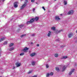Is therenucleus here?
Returning <instances> with one entry per match:
<instances>
[{
	"label": "nucleus",
	"mask_w": 77,
	"mask_h": 77,
	"mask_svg": "<svg viewBox=\"0 0 77 77\" xmlns=\"http://www.w3.org/2000/svg\"><path fill=\"white\" fill-rule=\"evenodd\" d=\"M63 32V30L61 29V30H56V33L57 34H58L59 33H60V32Z\"/></svg>",
	"instance_id": "6"
},
{
	"label": "nucleus",
	"mask_w": 77,
	"mask_h": 77,
	"mask_svg": "<svg viewBox=\"0 0 77 77\" xmlns=\"http://www.w3.org/2000/svg\"><path fill=\"white\" fill-rule=\"evenodd\" d=\"M26 36V35L23 34L21 36V38H23V37H24V36Z\"/></svg>",
	"instance_id": "24"
},
{
	"label": "nucleus",
	"mask_w": 77,
	"mask_h": 77,
	"mask_svg": "<svg viewBox=\"0 0 77 77\" xmlns=\"http://www.w3.org/2000/svg\"><path fill=\"white\" fill-rule=\"evenodd\" d=\"M15 66H13L12 68V69H15Z\"/></svg>",
	"instance_id": "35"
},
{
	"label": "nucleus",
	"mask_w": 77,
	"mask_h": 77,
	"mask_svg": "<svg viewBox=\"0 0 77 77\" xmlns=\"http://www.w3.org/2000/svg\"><path fill=\"white\" fill-rule=\"evenodd\" d=\"M32 36H35V34H32Z\"/></svg>",
	"instance_id": "38"
},
{
	"label": "nucleus",
	"mask_w": 77,
	"mask_h": 77,
	"mask_svg": "<svg viewBox=\"0 0 77 77\" xmlns=\"http://www.w3.org/2000/svg\"><path fill=\"white\" fill-rule=\"evenodd\" d=\"M37 47H39V44H38L36 45Z\"/></svg>",
	"instance_id": "34"
},
{
	"label": "nucleus",
	"mask_w": 77,
	"mask_h": 77,
	"mask_svg": "<svg viewBox=\"0 0 77 77\" xmlns=\"http://www.w3.org/2000/svg\"><path fill=\"white\" fill-rule=\"evenodd\" d=\"M74 13V11L72 10H71L69 11L68 13V14H69V15H72Z\"/></svg>",
	"instance_id": "4"
},
{
	"label": "nucleus",
	"mask_w": 77,
	"mask_h": 77,
	"mask_svg": "<svg viewBox=\"0 0 77 77\" xmlns=\"http://www.w3.org/2000/svg\"><path fill=\"white\" fill-rule=\"evenodd\" d=\"M36 3V4H38V3Z\"/></svg>",
	"instance_id": "44"
},
{
	"label": "nucleus",
	"mask_w": 77,
	"mask_h": 77,
	"mask_svg": "<svg viewBox=\"0 0 77 77\" xmlns=\"http://www.w3.org/2000/svg\"><path fill=\"white\" fill-rule=\"evenodd\" d=\"M26 2H27V0H25Z\"/></svg>",
	"instance_id": "40"
},
{
	"label": "nucleus",
	"mask_w": 77,
	"mask_h": 77,
	"mask_svg": "<svg viewBox=\"0 0 77 77\" xmlns=\"http://www.w3.org/2000/svg\"><path fill=\"white\" fill-rule=\"evenodd\" d=\"M14 49V47L11 48L9 50L10 51H12V50H13Z\"/></svg>",
	"instance_id": "21"
},
{
	"label": "nucleus",
	"mask_w": 77,
	"mask_h": 77,
	"mask_svg": "<svg viewBox=\"0 0 77 77\" xmlns=\"http://www.w3.org/2000/svg\"><path fill=\"white\" fill-rule=\"evenodd\" d=\"M31 72H32V70H31V71H29L27 73L28 74H31Z\"/></svg>",
	"instance_id": "26"
},
{
	"label": "nucleus",
	"mask_w": 77,
	"mask_h": 77,
	"mask_svg": "<svg viewBox=\"0 0 77 77\" xmlns=\"http://www.w3.org/2000/svg\"><path fill=\"white\" fill-rule=\"evenodd\" d=\"M65 68H66V67H65V66H63L62 71H64L65 69Z\"/></svg>",
	"instance_id": "18"
},
{
	"label": "nucleus",
	"mask_w": 77,
	"mask_h": 77,
	"mask_svg": "<svg viewBox=\"0 0 77 77\" xmlns=\"http://www.w3.org/2000/svg\"><path fill=\"white\" fill-rule=\"evenodd\" d=\"M0 53H0V56H1Z\"/></svg>",
	"instance_id": "42"
},
{
	"label": "nucleus",
	"mask_w": 77,
	"mask_h": 77,
	"mask_svg": "<svg viewBox=\"0 0 77 77\" xmlns=\"http://www.w3.org/2000/svg\"><path fill=\"white\" fill-rule=\"evenodd\" d=\"M23 26H24V25H20L19 26V27L20 28H22V27H23Z\"/></svg>",
	"instance_id": "23"
},
{
	"label": "nucleus",
	"mask_w": 77,
	"mask_h": 77,
	"mask_svg": "<svg viewBox=\"0 0 77 77\" xmlns=\"http://www.w3.org/2000/svg\"><path fill=\"white\" fill-rule=\"evenodd\" d=\"M42 8L44 9V11H45V9L44 8V7H42Z\"/></svg>",
	"instance_id": "32"
},
{
	"label": "nucleus",
	"mask_w": 77,
	"mask_h": 77,
	"mask_svg": "<svg viewBox=\"0 0 77 77\" xmlns=\"http://www.w3.org/2000/svg\"><path fill=\"white\" fill-rule=\"evenodd\" d=\"M35 10V9L34 8L33 10V12H34Z\"/></svg>",
	"instance_id": "36"
},
{
	"label": "nucleus",
	"mask_w": 77,
	"mask_h": 77,
	"mask_svg": "<svg viewBox=\"0 0 77 77\" xmlns=\"http://www.w3.org/2000/svg\"><path fill=\"white\" fill-rule=\"evenodd\" d=\"M46 68H48V67H49V66H48V64H46Z\"/></svg>",
	"instance_id": "29"
},
{
	"label": "nucleus",
	"mask_w": 77,
	"mask_h": 77,
	"mask_svg": "<svg viewBox=\"0 0 77 77\" xmlns=\"http://www.w3.org/2000/svg\"><path fill=\"white\" fill-rule=\"evenodd\" d=\"M5 37L1 38L0 39V42H2V41H3V40H5Z\"/></svg>",
	"instance_id": "16"
},
{
	"label": "nucleus",
	"mask_w": 77,
	"mask_h": 77,
	"mask_svg": "<svg viewBox=\"0 0 77 77\" xmlns=\"http://www.w3.org/2000/svg\"><path fill=\"white\" fill-rule=\"evenodd\" d=\"M51 30H54V31L55 30H56V28L54 26L52 27L51 28Z\"/></svg>",
	"instance_id": "14"
},
{
	"label": "nucleus",
	"mask_w": 77,
	"mask_h": 77,
	"mask_svg": "<svg viewBox=\"0 0 77 77\" xmlns=\"http://www.w3.org/2000/svg\"><path fill=\"white\" fill-rule=\"evenodd\" d=\"M35 21V18H33L31 19L30 21H28L26 23L27 24H29L32 23Z\"/></svg>",
	"instance_id": "1"
},
{
	"label": "nucleus",
	"mask_w": 77,
	"mask_h": 77,
	"mask_svg": "<svg viewBox=\"0 0 77 77\" xmlns=\"http://www.w3.org/2000/svg\"><path fill=\"white\" fill-rule=\"evenodd\" d=\"M29 50L28 48H25L23 49V51H24V52H27V50Z\"/></svg>",
	"instance_id": "3"
},
{
	"label": "nucleus",
	"mask_w": 77,
	"mask_h": 77,
	"mask_svg": "<svg viewBox=\"0 0 77 77\" xmlns=\"http://www.w3.org/2000/svg\"><path fill=\"white\" fill-rule=\"evenodd\" d=\"M55 20H60V18H59V16H55Z\"/></svg>",
	"instance_id": "10"
},
{
	"label": "nucleus",
	"mask_w": 77,
	"mask_h": 77,
	"mask_svg": "<svg viewBox=\"0 0 77 77\" xmlns=\"http://www.w3.org/2000/svg\"><path fill=\"white\" fill-rule=\"evenodd\" d=\"M35 20L36 21H38L39 19V17H36L35 18H34Z\"/></svg>",
	"instance_id": "11"
},
{
	"label": "nucleus",
	"mask_w": 77,
	"mask_h": 77,
	"mask_svg": "<svg viewBox=\"0 0 77 77\" xmlns=\"http://www.w3.org/2000/svg\"><path fill=\"white\" fill-rule=\"evenodd\" d=\"M32 65H35V62L34 61L32 62Z\"/></svg>",
	"instance_id": "20"
},
{
	"label": "nucleus",
	"mask_w": 77,
	"mask_h": 77,
	"mask_svg": "<svg viewBox=\"0 0 77 77\" xmlns=\"http://www.w3.org/2000/svg\"><path fill=\"white\" fill-rule=\"evenodd\" d=\"M22 0V1H23V0Z\"/></svg>",
	"instance_id": "46"
},
{
	"label": "nucleus",
	"mask_w": 77,
	"mask_h": 77,
	"mask_svg": "<svg viewBox=\"0 0 77 77\" xmlns=\"http://www.w3.org/2000/svg\"><path fill=\"white\" fill-rule=\"evenodd\" d=\"M64 5H67V2L66 1H64Z\"/></svg>",
	"instance_id": "17"
},
{
	"label": "nucleus",
	"mask_w": 77,
	"mask_h": 77,
	"mask_svg": "<svg viewBox=\"0 0 77 77\" xmlns=\"http://www.w3.org/2000/svg\"><path fill=\"white\" fill-rule=\"evenodd\" d=\"M31 2H35V0H31Z\"/></svg>",
	"instance_id": "33"
},
{
	"label": "nucleus",
	"mask_w": 77,
	"mask_h": 77,
	"mask_svg": "<svg viewBox=\"0 0 77 77\" xmlns=\"http://www.w3.org/2000/svg\"><path fill=\"white\" fill-rule=\"evenodd\" d=\"M24 54L23 53L20 54V56H23Z\"/></svg>",
	"instance_id": "28"
},
{
	"label": "nucleus",
	"mask_w": 77,
	"mask_h": 77,
	"mask_svg": "<svg viewBox=\"0 0 77 77\" xmlns=\"http://www.w3.org/2000/svg\"><path fill=\"white\" fill-rule=\"evenodd\" d=\"M74 69H73L72 70V71H70V72H69V75H71V74H72V72H74Z\"/></svg>",
	"instance_id": "13"
},
{
	"label": "nucleus",
	"mask_w": 77,
	"mask_h": 77,
	"mask_svg": "<svg viewBox=\"0 0 77 77\" xmlns=\"http://www.w3.org/2000/svg\"><path fill=\"white\" fill-rule=\"evenodd\" d=\"M0 77H2L1 76H0Z\"/></svg>",
	"instance_id": "41"
},
{
	"label": "nucleus",
	"mask_w": 77,
	"mask_h": 77,
	"mask_svg": "<svg viewBox=\"0 0 77 77\" xmlns=\"http://www.w3.org/2000/svg\"><path fill=\"white\" fill-rule=\"evenodd\" d=\"M60 15H62V14H60Z\"/></svg>",
	"instance_id": "45"
},
{
	"label": "nucleus",
	"mask_w": 77,
	"mask_h": 77,
	"mask_svg": "<svg viewBox=\"0 0 77 77\" xmlns=\"http://www.w3.org/2000/svg\"><path fill=\"white\" fill-rule=\"evenodd\" d=\"M54 56H55V57H58V56H59V54H55Z\"/></svg>",
	"instance_id": "22"
},
{
	"label": "nucleus",
	"mask_w": 77,
	"mask_h": 77,
	"mask_svg": "<svg viewBox=\"0 0 77 77\" xmlns=\"http://www.w3.org/2000/svg\"><path fill=\"white\" fill-rule=\"evenodd\" d=\"M26 3H25L23 5L20 7L21 9H23L24 8H25V7H26Z\"/></svg>",
	"instance_id": "5"
},
{
	"label": "nucleus",
	"mask_w": 77,
	"mask_h": 77,
	"mask_svg": "<svg viewBox=\"0 0 77 77\" xmlns=\"http://www.w3.org/2000/svg\"><path fill=\"white\" fill-rule=\"evenodd\" d=\"M56 70L57 71H59V67H56Z\"/></svg>",
	"instance_id": "19"
},
{
	"label": "nucleus",
	"mask_w": 77,
	"mask_h": 77,
	"mask_svg": "<svg viewBox=\"0 0 77 77\" xmlns=\"http://www.w3.org/2000/svg\"><path fill=\"white\" fill-rule=\"evenodd\" d=\"M68 58V57L66 56H63L62 57V59H67Z\"/></svg>",
	"instance_id": "15"
},
{
	"label": "nucleus",
	"mask_w": 77,
	"mask_h": 77,
	"mask_svg": "<svg viewBox=\"0 0 77 77\" xmlns=\"http://www.w3.org/2000/svg\"><path fill=\"white\" fill-rule=\"evenodd\" d=\"M15 65L17 67H19V66H21V63H19L18 62H17L16 63Z\"/></svg>",
	"instance_id": "2"
},
{
	"label": "nucleus",
	"mask_w": 77,
	"mask_h": 77,
	"mask_svg": "<svg viewBox=\"0 0 77 77\" xmlns=\"http://www.w3.org/2000/svg\"><path fill=\"white\" fill-rule=\"evenodd\" d=\"M57 0H54V1H56Z\"/></svg>",
	"instance_id": "43"
},
{
	"label": "nucleus",
	"mask_w": 77,
	"mask_h": 77,
	"mask_svg": "<svg viewBox=\"0 0 77 77\" xmlns=\"http://www.w3.org/2000/svg\"><path fill=\"white\" fill-rule=\"evenodd\" d=\"M31 45H33V43L32 42H31Z\"/></svg>",
	"instance_id": "37"
},
{
	"label": "nucleus",
	"mask_w": 77,
	"mask_h": 77,
	"mask_svg": "<svg viewBox=\"0 0 77 77\" xmlns=\"http://www.w3.org/2000/svg\"><path fill=\"white\" fill-rule=\"evenodd\" d=\"M35 55H36V53L35 52H34L31 54H30V56L31 57H33V56H35Z\"/></svg>",
	"instance_id": "7"
},
{
	"label": "nucleus",
	"mask_w": 77,
	"mask_h": 77,
	"mask_svg": "<svg viewBox=\"0 0 77 77\" xmlns=\"http://www.w3.org/2000/svg\"><path fill=\"white\" fill-rule=\"evenodd\" d=\"M7 43H8V42L6 41L4 42V45H6L7 44Z\"/></svg>",
	"instance_id": "27"
},
{
	"label": "nucleus",
	"mask_w": 77,
	"mask_h": 77,
	"mask_svg": "<svg viewBox=\"0 0 77 77\" xmlns=\"http://www.w3.org/2000/svg\"><path fill=\"white\" fill-rule=\"evenodd\" d=\"M73 34L72 33H70L68 35V38H71L72 36H73Z\"/></svg>",
	"instance_id": "8"
},
{
	"label": "nucleus",
	"mask_w": 77,
	"mask_h": 77,
	"mask_svg": "<svg viewBox=\"0 0 77 77\" xmlns=\"http://www.w3.org/2000/svg\"><path fill=\"white\" fill-rule=\"evenodd\" d=\"M14 8H16L18 7V5L17 4V2H14Z\"/></svg>",
	"instance_id": "9"
},
{
	"label": "nucleus",
	"mask_w": 77,
	"mask_h": 77,
	"mask_svg": "<svg viewBox=\"0 0 77 77\" xmlns=\"http://www.w3.org/2000/svg\"><path fill=\"white\" fill-rule=\"evenodd\" d=\"M51 32L50 31H49L48 34H47V36H48V37H50V35H51Z\"/></svg>",
	"instance_id": "12"
},
{
	"label": "nucleus",
	"mask_w": 77,
	"mask_h": 77,
	"mask_svg": "<svg viewBox=\"0 0 77 77\" xmlns=\"http://www.w3.org/2000/svg\"><path fill=\"white\" fill-rule=\"evenodd\" d=\"M2 52V50L0 49V53H1V52Z\"/></svg>",
	"instance_id": "39"
},
{
	"label": "nucleus",
	"mask_w": 77,
	"mask_h": 77,
	"mask_svg": "<svg viewBox=\"0 0 77 77\" xmlns=\"http://www.w3.org/2000/svg\"><path fill=\"white\" fill-rule=\"evenodd\" d=\"M50 75H53V73L51 72L50 74Z\"/></svg>",
	"instance_id": "31"
},
{
	"label": "nucleus",
	"mask_w": 77,
	"mask_h": 77,
	"mask_svg": "<svg viewBox=\"0 0 77 77\" xmlns=\"http://www.w3.org/2000/svg\"><path fill=\"white\" fill-rule=\"evenodd\" d=\"M50 75V74L48 73H47V75H46V77H48L49 76V75Z\"/></svg>",
	"instance_id": "30"
},
{
	"label": "nucleus",
	"mask_w": 77,
	"mask_h": 77,
	"mask_svg": "<svg viewBox=\"0 0 77 77\" xmlns=\"http://www.w3.org/2000/svg\"><path fill=\"white\" fill-rule=\"evenodd\" d=\"M14 45L13 43H11L9 45V47H12V46H13Z\"/></svg>",
	"instance_id": "25"
}]
</instances>
